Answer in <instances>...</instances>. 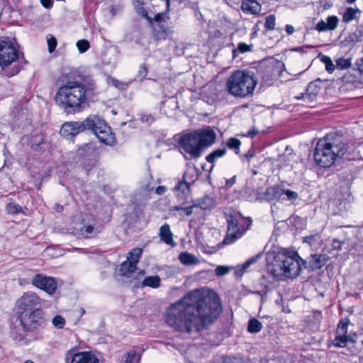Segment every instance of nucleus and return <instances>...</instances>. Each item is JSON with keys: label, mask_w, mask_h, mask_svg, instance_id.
I'll use <instances>...</instances> for the list:
<instances>
[{"label": "nucleus", "mask_w": 363, "mask_h": 363, "mask_svg": "<svg viewBox=\"0 0 363 363\" xmlns=\"http://www.w3.org/2000/svg\"><path fill=\"white\" fill-rule=\"evenodd\" d=\"M187 174L183 176V180L178 182L177 184L174 187V191L177 198L183 201L186 199L190 193L191 183L186 181Z\"/></svg>", "instance_id": "nucleus-17"}, {"label": "nucleus", "mask_w": 363, "mask_h": 363, "mask_svg": "<svg viewBox=\"0 0 363 363\" xmlns=\"http://www.w3.org/2000/svg\"><path fill=\"white\" fill-rule=\"evenodd\" d=\"M356 65L360 74H363V57L356 62Z\"/></svg>", "instance_id": "nucleus-60"}, {"label": "nucleus", "mask_w": 363, "mask_h": 363, "mask_svg": "<svg viewBox=\"0 0 363 363\" xmlns=\"http://www.w3.org/2000/svg\"><path fill=\"white\" fill-rule=\"evenodd\" d=\"M142 248L136 247L129 252L127 260L130 261L133 264L137 267V264L142 255Z\"/></svg>", "instance_id": "nucleus-33"}, {"label": "nucleus", "mask_w": 363, "mask_h": 363, "mask_svg": "<svg viewBox=\"0 0 363 363\" xmlns=\"http://www.w3.org/2000/svg\"><path fill=\"white\" fill-rule=\"evenodd\" d=\"M256 84L257 79L252 72L237 70L228 78L225 87L231 95L245 98L252 94Z\"/></svg>", "instance_id": "nucleus-6"}, {"label": "nucleus", "mask_w": 363, "mask_h": 363, "mask_svg": "<svg viewBox=\"0 0 363 363\" xmlns=\"http://www.w3.org/2000/svg\"><path fill=\"white\" fill-rule=\"evenodd\" d=\"M226 154L225 147L219 148L213 150L206 157V161L211 164V170L213 168L215 162L219 158L224 157Z\"/></svg>", "instance_id": "nucleus-23"}, {"label": "nucleus", "mask_w": 363, "mask_h": 363, "mask_svg": "<svg viewBox=\"0 0 363 363\" xmlns=\"http://www.w3.org/2000/svg\"><path fill=\"white\" fill-rule=\"evenodd\" d=\"M166 188L163 186H159L155 189V193L158 195H162L165 193Z\"/></svg>", "instance_id": "nucleus-63"}, {"label": "nucleus", "mask_w": 363, "mask_h": 363, "mask_svg": "<svg viewBox=\"0 0 363 363\" xmlns=\"http://www.w3.org/2000/svg\"><path fill=\"white\" fill-rule=\"evenodd\" d=\"M77 49L80 53H84L90 48V43L87 40H79L76 44Z\"/></svg>", "instance_id": "nucleus-44"}, {"label": "nucleus", "mask_w": 363, "mask_h": 363, "mask_svg": "<svg viewBox=\"0 0 363 363\" xmlns=\"http://www.w3.org/2000/svg\"><path fill=\"white\" fill-rule=\"evenodd\" d=\"M12 114L14 115V122L19 123L27 118V110L21 108L15 107L12 111Z\"/></svg>", "instance_id": "nucleus-35"}, {"label": "nucleus", "mask_w": 363, "mask_h": 363, "mask_svg": "<svg viewBox=\"0 0 363 363\" xmlns=\"http://www.w3.org/2000/svg\"><path fill=\"white\" fill-rule=\"evenodd\" d=\"M349 323L350 320L348 318L341 320L337 325L336 333H342L347 335Z\"/></svg>", "instance_id": "nucleus-43"}, {"label": "nucleus", "mask_w": 363, "mask_h": 363, "mask_svg": "<svg viewBox=\"0 0 363 363\" xmlns=\"http://www.w3.org/2000/svg\"><path fill=\"white\" fill-rule=\"evenodd\" d=\"M298 197V194L296 191L291 190H274V199L279 198L281 200H288L290 201H294Z\"/></svg>", "instance_id": "nucleus-24"}, {"label": "nucleus", "mask_w": 363, "mask_h": 363, "mask_svg": "<svg viewBox=\"0 0 363 363\" xmlns=\"http://www.w3.org/2000/svg\"><path fill=\"white\" fill-rule=\"evenodd\" d=\"M319 89L313 83H310L307 87L306 92L297 96L295 98L298 100L303 99L307 106H312L317 99Z\"/></svg>", "instance_id": "nucleus-18"}, {"label": "nucleus", "mask_w": 363, "mask_h": 363, "mask_svg": "<svg viewBox=\"0 0 363 363\" xmlns=\"http://www.w3.org/2000/svg\"><path fill=\"white\" fill-rule=\"evenodd\" d=\"M90 119L93 122L90 124L89 130H91L101 142L108 145H113L115 136L110 126L97 116L91 115Z\"/></svg>", "instance_id": "nucleus-10"}, {"label": "nucleus", "mask_w": 363, "mask_h": 363, "mask_svg": "<svg viewBox=\"0 0 363 363\" xmlns=\"http://www.w3.org/2000/svg\"><path fill=\"white\" fill-rule=\"evenodd\" d=\"M258 70L263 74V77L269 76L272 72V62L271 59H264L259 62Z\"/></svg>", "instance_id": "nucleus-26"}, {"label": "nucleus", "mask_w": 363, "mask_h": 363, "mask_svg": "<svg viewBox=\"0 0 363 363\" xmlns=\"http://www.w3.org/2000/svg\"><path fill=\"white\" fill-rule=\"evenodd\" d=\"M221 311L216 293L195 289L170 305L165 312V320L173 330L191 335L213 323Z\"/></svg>", "instance_id": "nucleus-1"}, {"label": "nucleus", "mask_w": 363, "mask_h": 363, "mask_svg": "<svg viewBox=\"0 0 363 363\" xmlns=\"http://www.w3.org/2000/svg\"><path fill=\"white\" fill-rule=\"evenodd\" d=\"M216 138L215 131L209 126L192 131L180 137L179 144L181 148L189 155L186 159L198 158L202 149L213 145Z\"/></svg>", "instance_id": "nucleus-5"}, {"label": "nucleus", "mask_w": 363, "mask_h": 363, "mask_svg": "<svg viewBox=\"0 0 363 363\" xmlns=\"http://www.w3.org/2000/svg\"><path fill=\"white\" fill-rule=\"evenodd\" d=\"M167 9L165 12L158 13L155 15L152 19V33L157 40H165L170 34L172 33V30L167 26V21L169 19L168 15Z\"/></svg>", "instance_id": "nucleus-11"}, {"label": "nucleus", "mask_w": 363, "mask_h": 363, "mask_svg": "<svg viewBox=\"0 0 363 363\" xmlns=\"http://www.w3.org/2000/svg\"><path fill=\"white\" fill-rule=\"evenodd\" d=\"M81 233L86 237H91L99 233L98 228H94L91 225H84L81 228Z\"/></svg>", "instance_id": "nucleus-38"}, {"label": "nucleus", "mask_w": 363, "mask_h": 363, "mask_svg": "<svg viewBox=\"0 0 363 363\" xmlns=\"http://www.w3.org/2000/svg\"><path fill=\"white\" fill-rule=\"evenodd\" d=\"M227 222L228 225L223 242L229 245L241 238L247 229L242 225L241 223L243 222V219L238 216H229L227 218Z\"/></svg>", "instance_id": "nucleus-12"}, {"label": "nucleus", "mask_w": 363, "mask_h": 363, "mask_svg": "<svg viewBox=\"0 0 363 363\" xmlns=\"http://www.w3.org/2000/svg\"><path fill=\"white\" fill-rule=\"evenodd\" d=\"M140 360V354L135 350H130L124 354L121 363H138Z\"/></svg>", "instance_id": "nucleus-28"}, {"label": "nucleus", "mask_w": 363, "mask_h": 363, "mask_svg": "<svg viewBox=\"0 0 363 363\" xmlns=\"http://www.w3.org/2000/svg\"><path fill=\"white\" fill-rule=\"evenodd\" d=\"M257 199L260 201H270L272 200V194L271 193V189H267L266 191L264 193L259 192L258 194Z\"/></svg>", "instance_id": "nucleus-49"}, {"label": "nucleus", "mask_w": 363, "mask_h": 363, "mask_svg": "<svg viewBox=\"0 0 363 363\" xmlns=\"http://www.w3.org/2000/svg\"><path fill=\"white\" fill-rule=\"evenodd\" d=\"M95 82L90 78L81 81L68 78L57 90L56 104L67 113L81 111L96 94Z\"/></svg>", "instance_id": "nucleus-2"}, {"label": "nucleus", "mask_w": 363, "mask_h": 363, "mask_svg": "<svg viewBox=\"0 0 363 363\" xmlns=\"http://www.w3.org/2000/svg\"><path fill=\"white\" fill-rule=\"evenodd\" d=\"M350 42L354 43L363 41V28L362 29H357L355 32L350 34L349 36Z\"/></svg>", "instance_id": "nucleus-41"}, {"label": "nucleus", "mask_w": 363, "mask_h": 363, "mask_svg": "<svg viewBox=\"0 0 363 363\" xmlns=\"http://www.w3.org/2000/svg\"><path fill=\"white\" fill-rule=\"evenodd\" d=\"M160 240L167 245H172L174 243L172 233L169 224L165 223L160 227Z\"/></svg>", "instance_id": "nucleus-22"}, {"label": "nucleus", "mask_w": 363, "mask_h": 363, "mask_svg": "<svg viewBox=\"0 0 363 363\" xmlns=\"http://www.w3.org/2000/svg\"><path fill=\"white\" fill-rule=\"evenodd\" d=\"M52 323L56 328L62 329L65 325V320L62 316L57 315L52 318Z\"/></svg>", "instance_id": "nucleus-46"}, {"label": "nucleus", "mask_w": 363, "mask_h": 363, "mask_svg": "<svg viewBox=\"0 0 363 363\" xmlns=\"http://www.w3.org/2000/svg\"><path fill=\"white\" fill-rule=\"evenodd\" d=\"M160 282L161 279L160 277L155 275L145 277L143 279L142 284L143 286H147L154 289H157L160 286Z\"/></svg>", "instance_id": "nucleus-32"}, {"label": "nucleus", "mask_w": 363, "mask_h": 363, "mask_svg": "<svg viewBox=\"0 0 363 363\" xmlns=\"http://www.w3.org/2000/svg\"><path fill=\"white\" fill-rule=\"evenodd\" d=\"M338 19L335 16H331L327 18V27L329 30H334L337 26Z\"/></svg>", "instance_id": "nucleus-48"}, {"label": "nucleus", "mask_w": 363, "mask_h": 363, "mask_svg": "<svg viewBox=\"0 0 363 363\" xmlns=\"http://www.w3.org/2000/svg\"><path fill=\"white\" fill-rule=\"evenodd\" d=\"M140 119L142 122L150 124L154 121L155 118L151 114H143Z\"/></svg>", "instance_id": "nucleus-54"}, {"label": "nucleus", "mask_w": 363, "mask_h": 363, "mask_svg": "<svg viewBox=\"0 0 363 363\" xmlns=\"http://www.w3.org/2000/svg\"><path fill=\"white\" fill-rule=\"evenodd\" d=\"M262 256V253H259L257 255L250 258L244 263V268H248L251 264L255 263Z\"/></svg>", "instance_id": "nucleus-52"}, {"label": "nucleus", "mask_w": 363, "mask_h": 363, "mask_svg": "<svg viewBox=\"0 0 363 363\" xmlns=\"http://www.w3.org/2000/svg\"><path fill=\"white\" fill-rule=\"evenodd\" d=\"M135 4V8L137 9V12L140 14L143 18L147 19L150 23H152V19L151 17L148 16V13L151 11V7L154 6V4L151 3L152 0H133ZM166 2V6L167 7V11H169V0H164Z\"/></svg>", "instance_id": "nucleus-16"}, {"label": "nucleus", "mask_w": 363, "mask_h": 363, "mask_svg": "<svg viewBox=\"0 0 363 363\" xmlns=\"http://www.w3.org/2000/svg\"><path fill=\"white\" fill-rule=\"evenodd\" d=\"M238 50L242 52H246L250 50V46L244 43H240L238 45Z\"/></svg>", "instance_id": "nucleus-55"}, {"label": "nucleus", "mask_w": 363, "mask_h": 363, "mask_svg": "<svg viewBox=\"0 0 363 363\" xmlns=\"http://www.w3.org/2000/svg\"><path fill=\"white\" fill-rule=\"evenodd\" d=\"M231 267L227 266L219 265L215 269V273L217 276H223L228 274Z\"/></svg>", "instance_id": "nucleus-50"}, {"label": "nucleus", "mask_w": 363, "mask_h": 363, "mask_svg": "<svg viewBox=\"0 0 363 363\" xmlns=\"http://www.w3.org/2000/svg\"><path fill=\"white\" fill-rule=\"evenodd\" d=\"M147 74V67L145 64H143L139 67L135 79L141 82L144 79H145Z\"/></svg>", "instance_id": "nucleus-45"}, {"label": "nucleus", "mask_w": 363, "mask_h": 363, "mask_svg": "<svg viewBox=\"0 0 363 363\" xmlns=\"http://www.w3.org/2000/svg\"><path fill=\"white\" fill-rule=\"evenodd\" d=\"M352 65L350 58H338L336 60L335 67L338 69H344L350 67Z\"/></svg>", "instance_id": "nucleus-40"}, {"label": "nucleus", "mask_w": 363, "mask_h": 363, "mask_svg": "<svg viewBox=\"0 0 363 363\" xmlns=\"http://www.w3.org/2000/svg\"><path fill=\"white\" fill-rule=\"evenodd\" d=\"M47 301L33 291L24 292L16 302V314L42 310Z\"/></svg>", "instance_id": "nucleus-9"}, {"label": "nucleus", "mask_w": 363, "mask_h": 363, "mask_svg": "<svg viewBox=\"0 0 363 363\" xmlns=\"http://www.w3.org/2000/svg\"><path fill=\"white\" fill-rule=\"evenodd\" d=\"M31 284L50 295H52L57 290V284L55 278L43 274H36L33 276Z\"/></svg>", "instance_id": "nucleus-15"}, {"label": "nucleus", "mask_w": 363, "mask_h": 363, "mask_svg": "<svg viewBox=\"0 0 363 363\" xmlns=\"http://www.w3.org/2000/svg\"><path fill=\"white\" fill-rule=\"evenodd\" d=\"M316 29L318 31H325L327 30H329L327 27V22H325L323 21H320L317 23Z\"/></svg>", "instance_id": "nucleus-56"}, {"label": "nucleus", "mask_w": 363, "mask_h": 363, "mask_svg": "<svg viewBox=\"0 0 363 363\" xmlns=\"http://www.w3.org/2000/svg\"><path fill=\"white\" fill-rule=\"evenodd\" d=\"M303 242L308 244L313 250H315L320 246V238L318 235H311L304 237Z\"/></svg>", "instance_id": "nucleus-29"}, {"label": "nucleus", "mask_w": 363, "mask_h": 363, "mask_svg": "<svg viewBox=\"0 0 363 363\" xmlns=\"http://www.w3.org/2000/svg\"><path fill=\"white\" fill-rule=\"evenodd\" d=\"M194 206H196V207H199L203 210L210 209L215 206V201L212 197L205 196L194 201Z\"/></svg>", "instance_id": "nucleus-25"}, {"label": "nucleus", "mask_w": 363, "mask_h": 363, "mask_svg": "<svg viewBox=\"0 0 363 363\" xmlns=\"http://www.w3.org/2000/svg\"><path fill=\"white\" fill-rule=\"evenodd\" d=\"M17 320L20 322L23 332L26 334L15 331L12 333L13 339L20 345H27L30 340L27 338V333L40 328L44 323L42 310L29 311L17 314Z\"/></svg>", "instance_id": "nucleus-7"}, {"label": "nucleus", "mask_w": 363, "mask_h": 363, "mask_svg": "<svg viewBox=\"0 0 363 363\" xmlns=\"http://www.w3.org/2000/svg\"><path fill=\"white\" fill-rule=\"evenodd\" d=\"M41 4L45 8H50L52 5V0H40Z\"/></svg>", "instance_id": "nucleus-64"}, {"label": "nucleus", "mask_w": 363, "mask_h": 363, "mask_svg": "<svg viewBox=\"0 0 363 363\" xmlns=\"http://www.w3.org/2000/svg\"><path fill=\"white\" fill-rule=\"evenodd\" d=\"M320 60L325 64V69L328 73H333L335 69V65L333 64L331 58L327 55H319Z\"/></svg>", "instance_id": "nucleus-36"}, {"label": "nucleus", "mask_w": 363, "mask_h": 363, "mask_svg": "<svg viewBox=\"0 0 363 363\" xmlns=\"http://www.w3.org/2000/svg\"><path fill=\"white\" fill-rule=\"evenodd\" d=\"M361 11L358 8L348 7L345 9L342 15V21L349 23L357 18V14H359Z\"/></svg>", "instance_id": "nucleus-27"}, {"label": "nucleus", "mask_w": 363, "mask_h": 363, "mask_svg": "<svg viewBox=\"0 0 363 363\" xmlns=\"http://www.w3.org/2000/svg\"><path fill=\"white\" fill-rule=\"evenodd\" d=\"M262 328L261 323L255 318L250 319L248 323L247 330L251 333L260 331Z\"/></svg>", "instance_id": "nucleus-39"}, {"label": "nucleus", "mask_w": 363, "mask_h": 363, "mask_svg": "<svg viewBox=\"0 0 363 363\" xmlns=\"http://www.w3.org/2000/svg\"><path fill=\"white\" fill-rule=\"evenodd\" d=\"M48 45L49 52H52L57 46L56 38L51 35L50 38L48 39Z\"/></svg>", "instance_id": "nucleus-51"}, {"label": "nucleus", "mask_w": 363, "mask_h": 363, "mask_svg": "<svg viewBox=\"0 0 363 363\" xmlns=\"http://www.w3.org/2000/svg\"><path fill=\"white\" fill-rule=\"evenodd\" d=\"M136 267L130 261L125 260L121 264L120 271L123 276L129 277L131 273L135 271Z\"/></svg>", "instance_id": "nucleus-34"}, {"label": "nucleus", "mask_w": 363, "mask_h": 363, "mask_svg": "<svg viewBox=\"0 0 363 363\" xmlns=\"http://www.w3.org/2000/svg\"><path fill=\"white\" fill-rule=\"evenodd\" d=\"M343 79L346 82H351V83L354 84L355 86H357V84H359L358 80L355 79L354 78L352 79V75L350 74H345L344 76Z\"/></svg>", "instance_id": "nucleus-57"}, {"label": "nucleus", "mask_w": 363, "mask_h": 363, "mask_svg": "<svg viewBox=\"0 0 363 363\" xmlns=\"http://www.w3.org/2000/svg\"><path fill=\"white\" fill-rule=\"evenodd\" d=\"M179 258L180 262L185 265H191L199 263L198 258L189 252H182Z\"/></svg>", "instance_id": "nucleus-30"}, {"label": "nucleus", "mask_w": 363, "mask_h": 363, "mask_svg": "<svg viewBox=\"0 0 363 363\" xmlns=\"http://www.w3.org/2000/svg\"><path fill=\"white\" fill-rule=\"evenodd\" d=\"M329 256L325 254H313L311 255L309 263L313 269H320L329 261Z\"/></svg>", "instance_id": "nucleus-20"}, {"label": "nucleus", "mask_w": 363, "mask_h": 363, "mask_svg": "<svg viewBox=\"0 0 363 363\" xmlns=\"http://www.w3.org/2000/svg\"><path fill=\"white\" fill-rule=\"evenodd\" d=\"M347 138L340 132H331L320 139L313 151L315 162L321 167H331L347 150Z\"/></svg>", "instance_id": "nucleus-3"}, {"label": "nucleus", "mask_w": 363, "mask_h": 363, "mask_svg": "<svg viewBox=\"0 0 363 363\" xmlns=\"http://www.w3.org/2000/svg\"><path fill=\"white\" fill-rule=\"evenodd\" d=\"M19 57V52L12 42L0 40V67L3 74L8 77L13 76L20 71V67L15 66L11 70L7 68Z\"/></svg>", "instance_id": "nucleus-8"}, {"label": "nucleus", "mask_w": 363, "mask_h": 363, "mask_svg": "<svg viewBox=\"0 0 363 363\" xmlns=\"http://www.w3.org/2000/svg\"><path fill=\"white\" fill-rule=\"evenodd\" d=\"M110 81H111V83L113 84V86H114L115 87H116L121 90L126 89L127 87L128 86V85L130 84V82H121V81L114 79V78H111L110 79Z\"/></svg>", "instance_id": "nucleus-47"}, {"label": "nucleus", "mask_w": 363, "mask_h": 363, "mask_svg": "<svg viewBox=\"0 0 363 363\" xmlns=\"http://www.w3.org/2000/svg\"><path fill=\"white\" fill-rule=\"evenodd\" d=\"M294 157V156L291 154V150L289 151L288 147H286L285 152L281 155L277 160V169H281L283 168L291 167Z\"/></svg>", "instance_id": "nucleus-19"}, {"label": "nucleus", "mask_w": 363, "mask_h": 363, "mask_svg": "<svg viewBox=\"0 0 363 363\" xmlns=\"http://www.w3.org/2000/svg\"><path fill=\"white\" fill-rule=\"evenodd\" d=\"M92 122L89 116L84 121L65 123L60 129V134L62 137L67 139L73 138L79 133L89 130V125Z\"/></svg>", "instance_id": "nucleus-13"}, {"label": "nucleus", "mask_w": 363, "mask_h": 363, "mask_svg": "<svg viewBox=\"0 0 363 363\" xmlns=\"http://www.w3.org/2000/svg\"><path fill=\"white\" fill-rule=\"evenodd\" d=\"M265 27L269 29H272V15H269L266 18Z\"/></svg>", "instance_id": "nucleus-59"}, {"label": "nucleus", "mask_w": 363, "mask_h": 363, "mask_svg": "<svg viewBox=\"0 0 363 363\" xmlns=\"http://www.w3.org/2000/svg\"><path fill=\"white\" fill-rule=\"evenodd\" d=\"M349 342V336L342 333H337L335 339L332 341V345L336 347L343 348L346 347Z\"/></svg>", "instance_id": "nucleus-31"}, {"label": "nucleus", "mask_w": 363, "mask_h": 363, "mask_svg": "<svg viewBox=\"0 0 363 363\" xmlns=\"http://www.w3.org/2000/svg\"><path fill=\"white\" fill-rule=\"evenodd\" d=\"M196 207V206H194V202L193 204L190 206L184 207L183 208V211L185 213L186 216H191L193 213V208Z\"/></svg>", "instance_id": "nucleus-58"}, {"label": "nucleus", "mask_w": 363, "mask_h": 363, "mask_svg": "<svg viewBox=\"0 0 363 363\" xmlns=\"http://www.w3.org/2000/svg\"><path fill=\"white\" fill-rule=\"evenodd\" d=\"M223 363H242L240 359H237L235 357L233 358H227L223 361Z\"/></svg>", "instance_id": "nucleus-61"}, {"label": "nucleus", "mask_w": 363, "mask_h": 363, "mask_svg": "<svg viewBox=\"0 0 363 363\" xmlns=\"http://www.w3.org/2000/svg\"><path fill=\"white\" fill-rule=\"evenodd\" d=\"M274 277L275 272L284 279H294L301 271L302 267L306 268V261L298 253L289 248H281L277 252L274 251Z\"/></svg>", "instance_id": "nucleus-4"}, {"label": "nucleus", "mask_w": 363, "mask_h": 363, "mask_svg": "<svg viewBox=\"0 0 363 363\" xmlns=\"http://www.w3.org/2000/svg\"><path fill=\"white\" fill-rule=\"evenodd\" d=\"M274 67H275L277 69L280 70L279 75H283V72H285L286 74H288V72H286L284 64L279 60H276L275 62H274Z\"/></svg>", "instance_id": "nucleus-53"}, {"label": "nucleus", "mask_w": 363, "mask_h": 363, "mask_svg": "<svg viewBox=\"0 0 363 363\" xmlns=\"http://www.w3.org/2000/svg\"><path fill=\"white\" fill-rule=\"evenodd\" d=\"M241 9L248 14H257L260 11V5L255 0H246L242 1Z\"/></svg>", "instance_id": "nucleus-21"}, {"label": "nucleus", "mask_w": 363, "mask_h": 363, "mask_svg": "<svg viewBox=\"0 0 363 363\" xmlns=\"http://www.w3.org/2000/svg\"><path fill=\"white\" fill-rule=\"evenodd\" d=\"M313 317L318 323H320L322 319V313L318 311H313Z\"/></svg>", "instance_id": "nucleus-62"}, {"label": "nucleus", "mask_w": 363, "mask_h": 363, "mask_svg": "<svg viewBox=\"0 0 363 363\" xmlns=\"http://www.w3.org/2000/svg\"><path fill=\"white\" fill-rule=\"evenodd\" d=\"M22 207L15 203H9L6 206V211L9 214H17L22 211Z\"/></svg>", "instance_id": "nucleus-42"}, {"label": "nucleus", "mask_w": 363, "mask_h": 363, "mask_svg": "<svg viewBox=\"0 0 363 363\" xmlns=\"http://www.w3.org/2000/svg\"><path fill=\"white\" fill-rule=\"evenodd\" d=\"M226 145L228 148L234 150L236 154H238L241 142L235 138H230L226 142Z\"/></svg>", "instance_id": "nucleus-37"}, {"label": "nucleus", "mask_w": 363, "mask_h": 363, "mask_svg": "<svg viewBox=\"0 0 363 363\" xmlns=\"http://www.w3.org/2000/svg\"><path fill=\"white\" fill-rule=\"evenodd\" d=\"M66 363H99V359L91 352H76L72 348L65 354Z\"/></svg>", "instance_id": "nucleus-14"}]
</instances>
